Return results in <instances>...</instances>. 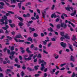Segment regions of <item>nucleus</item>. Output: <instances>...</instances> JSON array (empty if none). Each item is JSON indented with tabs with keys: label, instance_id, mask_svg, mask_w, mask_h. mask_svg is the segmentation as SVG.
<instances>
[{
	"label": "nucleus",
	"instance_id": "obj_29",
	"mask_svg": "<svg viewBox=\"0 0 77 77\" xmlns=\"http://www.w3.org/2000/svg\"><path fill=\"white\" fill-rule=\"evenodd\" d=\"M27 69H28V70H29V71H32L34 70V69H32V68H29V67H27Z\"/></svg>",
	"mask_w": 77,
	"mask_h": 77
},
{
	"label": "nucleus",
	"instance_id": "obj_15",
	"mask_svg": "<svg viewBox=\"0 0 77 77\" xmlns=\"http://www.w3.org/2000/svg\"><path fill=\"white\" fill-rule=\"evenodd\" d=\"M22 38V36H21V35L20 34L19 35H17L16 36L15 38L18 39L19 38Z\"/></svg>",
	"mask_w": 77,
	"mask_h": 77
},
{
	"label": "nucleus",
	"instance_id": "obj_34",
	"mask_svg": "<svg viewBox=\"0 0 77 77\" xmlns=\"http://www.w3.org/2000/svg\"><path fill=\"white\" fill-rule=\"evenodd\" d=\"M37 57L38 58H42V56H41V54H38V56H37Z\"/></svg>",
	"mask_w": 77,
	"mask_h": 77
},
{
	"label": "nucleus",
	"instance_id": "obj_38",
	"mask_svg": "<svg viewBox=\"0 0 77 77\" xmlns=\"http://www.w3.org/2000/svg\"><path fill=\"white\" fill-rule=\"evenodd\" d=\"M18 6L19 9H21V3H19L18 4Z\"/></svg>",
	"mask_w": 77,
	"mask_h": 77
},
{
	"label": "nucleus",
	"instance_id": "obj_23",
	"mask_svg": "<svg viewBox=\"0 0 77 77\" xmlns=\"http://www.w3.org/2000/svg\"><path fill=\"white\" fill-rule=\"evenodd\" d=\"M29 28L30 30H31V31H32V32H35V29L34 28H32L31 27H29Z\"/></svg>",
	"mask_w": 77,
	"mask_h": 77
},
{
	"label": "nucleus",
	"instance_id": "obj_17",
	"mask_svg": "<svg viewBox=\"0 0 77 77\" xmlns=\"http://www.w3.org/2000/svg\"><path fill=\"white\" fill-rule=\"evenodd\" d=\"M26 51L28 53H32V52L30 51L29 50V47H28L26 50Z\"/></svg>",
	"mask_w": 77,
	"mask_h": 77
},
{
	"label": "nucleus",
	"instance_id": "obj_28",
	"mask_svg": "<svg viewBox=\"0 0 77 77\" xmlns=\"http://www.w3.org/2000/svg\"><path fill=\"white\" fill-rule=\"evenodd\" d=\"M39 66L38 65L35 66H34V68L35 69V70L37 71V69H38V68H39Z\"/></svg>",
	"mask_w": 77,
	"mask_h": 77
},
{
	"label": "nucleus",
	"instance_id": "obj_19",
	"mask_svg": "<svg viewBox=\"0 0 77 77\" xmlns=\"http://www.w3.org/2000/svg\"><path fill=\"white\" fill-rule=\"evenodd\" d=\"M17 18L18 20H20V21H21L22 22H23V18H22L21 17H20L19 16H18L17 17Z\"/></svg>",
	"mask_w": 77,
	"mask_h": 77
},
{
	"label": "nucleus",
	"instance_id": "obj_1",
	"mask_svg": "<svg viewBox=\"0 0 77 77\" xmlns=\"http://www.w3.org/2000/svg\"><path fill=\"white\" fill-rule=\"evenodd\" d=\"M41 63H42L41 64V66L42 67L40 68V70L43 71H44V69H45V67L44 66V65H46V64L47 63V62H45L44 61V60H42L41 59H39L38 60V64H40Z\"/></svg>",
	"mask_w": 77,
	"mask_h": 77
},
{
	"label": "nucleus",
	"instance_id": "obj_41",
	"mask_svg": "<svg viewBox=\"0 0 77 77\" xmlns=\"http://www.w3.org/2000/svg\"><path fill=\"white\" fill-rule=\"evenodd\" d=\"M10 32V31H8V30H6L5 31V34H9V33Z\"/></svg>",
	"mask_w": 77,
	"mask_h": 77
},
{
	"label": "nucleus",
	"instance_id": "obj_42",
	"mask_svg": "<svg viewBox=\"0 0 77 77\" xmlns=\"http://www.w3.org/2000/svg\"><path fill=\"white\" fill-rule=\"evenodd\" d=\"M4 20L5 21H6V19H8V17H7V16L5 15H4Z\"/></svg>",
	"mask_w": 77,
	"mask_h": 77
},
{
	"label": "nucleus",
	"instance_id": "obj_43",
	"mask_svg": "<svg viewBox=\"0 0 77 77\" xmlns=\"http://www.w3.org/2000/svg\"><path fill=\"white\" fill-rule=\"evenodd\" d=\"M14 46H12V47L11 48V51H13V50H14Z\"/></svg>",
	"mask_w": 77,
	"mask_h": 77
},
{
	"label": "nucleus",
	"instance_id": "obj_6",
	"mask_svg": "<svg viewBox=\"0 0 77 77\" xmlns=\"http://www.w3.org/2000/svg\"><path fill=\"white\" fill-rule=\"evenodd\" d=\"M23 16L25 18L29 17H30V14H29V13H27L26 15L25 14H24L23 15Z\"/></svg>",
	"mask_w": 77,
	"mask_h": 77
},
{
	"label": "nucleus",
	"instance_id": "obj_58",
	"mask_svg": "<svg viewBox=\"0 0 77 77\" xmlns=\"http://www.w3.org/2000/svg\"><path fill=\"white\" fill-rule=\"evenodd\" d=\"M55 7V5H53L51 8L52 10H54Z\"/></svg>",
	"mask_w": 77,
	"mask_h": 77
},
{
	"label": "nucleus",
	"instance_id": "obj_40",
	"mask_svg": "<svg viewBox=\"0 0 77 77\" xmlns=\"http://www.w3.org/2000/svg\"><path fill=\"white\" fill-rule=\"evenodd\" d=\"M4 19H1L0 21L1 22H2V23H1V24H5V22H4Z\"/></svg>",
	"mask_w": 77,
	"mask_h": 77
},
{
	"label": "nucleus",
	"instance_id": "obj_9",
	"mask_svg": "<svg viewBox=\"0 0 77 77\" xmlns=\"http://www.w3.org/2000/svg\"><path fill=\"white\" fill-rule=\"evenodd\" d=\"M70 60L72 61L73 62H75V59H74V57L72 55H71L70 57Z\"/></svg>",
	"mask_w": 77,
	"mask_h": 77
},
{
	"label": "nucleus",
	"instance_id": "obj_5",
	"mask_svg": "<svg viewBox=\"0 0 77 77\" xmlns=\"http://www.w3.org/2000/svg\"><path fill=\"white\" fill-rule=\"evenodd\" d=\"M65 8L66 10H67V11H71L70 9H71L72 11H73V8H72V7H66Z\"/></svg>",
	"mask_w": 77,
	"mask_h": 77
},
{
	"label": "nucleus",
	"instance_id": "obj_44",
	"mask_svg": "<svg viewBox=\"0 0 77 77\" xmlns=\"http://www.w3.org/2000/svg\"><path fill=\"white\" fill-rule=\"evenodd\" d=\"M28 57V55H26L24 56V58L25 59V60H26L27 58L26 57Z\"/></svg>",
	"mask_w": 77,
	"mask_h": 77
},
{
	"label": "nucleus",
	"instance_id": "obj_56",
	"mask_svg": "<svg viewBox=\"0 0 77 77\" xmlns=\"http://www.w3.org/2000/svg\"><path fill=\"white\" fill-rule=\"evenodd\" d=\"M11 33L12 35H13V36L15 35V31H13V32H11Z\"/></svg>",
	"mask_w": 77,
	"mask_h": 77
},
{
	"label": "nucleus",
	"instance_id": "obj_21",
	"mask_svg": "<svg viewBox=\"0 0 77 77\" xmlns=\"http://www.w3.org/2000/svg\"><path fill=\"white\" fill-rule=\"evenodd\" d=\"M27 40L28 41H31V42H33V40H32V38L31 37L28 38V39H27Z\"/></svg>",
	"mask_w": 77,
	"mask_h": 77
},
{
	"label": "nucleus",
	"instance_id": "obj_47",
	"mask_svg": "<svg viewBox=\"0 0 77 77\" xmlns=\"http://www.w3.org/2000/svg\"><path fill=\"white\" fill-rule=\"evenodd\" d=\"M4 33V31H3V30L2 29H1L0 30V33Z\"/></svg>",
	"mask_w": 77,
	"mask_h": 77
},
{
	"label": "nucleus",
	"instance_id": "obj_27",
	"mask_svg": "<svg viewBox=\"0 0 77 77\" xmlns=\"http://www.w3.org/2000/svg\"><path fill=\"white\" fill-rule=\"evenodd\" d=\"M48 31H50V32H53V30L52 28L51 27H50L49 28V29L48 28Z\"/></svg>",
	"mask_w": 77,
	"mask_h": 77
},
{
	"label": "nucleus",
	"instance_id": "obj_10",
	"mask_svg": "<svg viewBox=\"0 0 77 77\" xmlns=\"http://www.w3.org/2000/svg\"><path fill=\"white\" fill-rule=\"evenodd\" d=\"M68 45L69 46V48L72 51H73V49H72V46L70 45L69 43H68Z\"/></svg>",
	"mask_w": 77,
	"mask_h": 77
},
{
	"label": "nucleus",
	"instance_id": "obj_11",
	"mask_svg": "<svg viewBox=\"0 0 77 77\" xmlns=\"http://www.w3.org/2000/svg\"><path fill=\"white\" fill-rule=\"evenodd\" d=\"M5 27H2V28L4 30H7V29H9V26H8V25H6L5 26Z\"/></svg>",
	"mask_w": 77,
	"mask_h": 77
},
{
	"label": "nucleus",
	"instance_id": "obj_45",
	"mask_svg": "<svg viewBox=\"0 0 77 77\" xmlns=\"http://www.w3.org/2000/svg\"><path fill=\"white\" fill-rule=\"evenodd\" d=\"M8 12L9 14H14V12L11 11H8Z\"/></svg>",
	"mask_w": 77,
	"mask_h": 77
},
{
	"label": "nucleus",
	"instance_id": "obj_32",
	"mask_svg": "<svg viewBox=\"0 0 77 77\" xmlns=\"http://www.w3.org/2000/svg\"><path fill=\"white\" fill-rule=\"evenodd\" d=\"M13 57H14V58H15V57L13 56V57H12V56H9V58H10V59H11V60H13V59H13Z\"/></svg>",
	"mask_w": 77,
	"mask_h": 77
},
{
	"label": "nucleus",
	"instance_id": "obj_20",
	"mask_svg": "<svg viewBox=\"0 0 77 77\" xmlns=\"http://www.w3.org/2000/svg\"><path fill=\"white\" fill-rule=\"evenodd\" d=\"M15 66H17V68H20L21 67V66L20 65H18V64L17 63L15 64H14Z\"/></svg>",
	"mask_w": 77,
	"mask_h": 77
},
{
	"label": "nucleus",
	"instance_id": "obj_46",
	"mask_svg": "<svg viewBox=\"0 0 77 77\" xmlns=\"http://www.w3.org/2000/svg\"><path fill=\"white\" fill-rule=\"evenodd\" d=\"M21 75L22 77H23L24 76V72L22 71L21 73Z\"/></svg>",
	"mask_w": 77,
	"mask_h": 77
},
{
	"label": "nucleus",
	"instance_id": "obj_22",
	"mask_svg": "<svg viewBox=\"0 0 77 77\" xmlns=\"http://www.w3.org/2000/svg\"><path fill=\"white\" fill-rule=\"evenodd\" d=\"M9 25L12 28L13 27H15V24L14 23H13L12 24L11 23L9 24Z\"/></svg>",
	"mask_w": 77,
	"mask_h": 77
},
{
	"label": "nucleus",
	"instance_id": "obj_14",
	"mask_svg": "<svg viewBox=\"0 0 77 77\" xmlns=\"http://www.w3.org/2000/svg\"><path fill=\"white\" fill-rule=\"evenodd\" d=\"M16 53V52L14 51H11V53H10V55H12V57H13V56H14V54H15Z\"/></svg>",
	"mask_w": 77,
	"mask_h": 77
},
{
	"label": "nucleus",
	"instance_id": "obj_24",
	"mask_svg": "<svg viewBox=\"0 0 77 77\" xmlns=\"http://www.w3.org/2000/svg\"><path fill=\"white\" fill-rule=\"evenodd\" d=\"M47 42H48L46 40H45V41H42V42H43V44L44 45H46V44H47Z\"/></svg>",
	"mask_w": 77,
	"mask_h": 77
},
{
	"label": "nucleus",
	"instance_id": "obj_7",
	"mask_svg": "<svg viewBox=\"0 0 77 77\" xmlns=\"http://www.w3.org/2000/svg\"><path fill=\"white\" fill-rule=\"evenodd\" d=\"M51 18H57V17H59V15H58V16H56V14L54 13L53 14H52V15L51 16Z\"/></svg>",
	"mask_w": 77,
	"mask_h": 77
},
{
	"label": "nucleus",
	"instance_id": "obj_48",
	"mask_svg": "<svg viewBox=\"0 0 77 77\" xmlns=\"http://www.w3.org/2000/svg\"><path fill=\"white\" fill-rule=\"evenodd\" d=\"M39 75H40L39 74H36L34 76L35 77H39Z\"/></svg>",
	"mask_w": 77,
	"mask_h": 77
},
{
	"label": "nucleus",
	"instance_id": "obj_16",
	"mask_svg": "<svg viewBox=\"0 0 77 77\" xmlns=\"http://www.w3.org/2000/svg\"><path fill=\"white\" fill-rule=\"evenodd\" d=\"M76 13H77V12L76 11V10H74V13H72L70 14V15H71V16H74V15H75V14H76Z\"/></svg>",
	"mask_w": 77,
	"mask_h": 77
},
{
	"label": "nucleus",
	"instance_id": "obj_8",
	"mask_svg": "<svg viewBox=\"0 0 77 77\" xmlns=\"http://www.w3.org/2000/svg\"><path fill=\"white\" fill-rule=\"evenodd\" d=\"M64 37L67 39H70V36L68 35V34H66V35H64Z\"/></svg>",
	"mask_w": 77,
	"mask_h": 77
},
{
	"label": "nucleus",
	"instance_id": "obj_50",
	"mask_svg": "<svg viewBox=\"0 0 77 77\" xmlns=\"http://www.w3.org/2000/svg\"><path fill=\"white\" fill-rule=\"evenodd\" d=\"M43 52L44 53H45V54H48V52L46 51L44 49L43 50Z\"/></svg>",
	"mask_w": 77,
	"mask_h": 77
},
{
	"label": "nucleus",
	"instance_id": "obj_4",
	"mask_svg": "<svg viewBox=\"0 0 77 77\" xmlns=\"http://www.w3.org/2000/svg\"><path fill=\"white\" fill-rule=\"evenodd\" d=\"M60 44L61 47L63 48H65L66 47V43H64L63 42H61L60 43Z\"/></svg>",
	"mask_w": 77,
	"mask_h": 77
},
{
	"label": "nucleus",
	"instance_id": "obj_18",
	"mask_svg": "<svg viewBox=\"0 0 77 77\" xmlns=\"http://www.w3.org/2000/svg\"><path fill=\"white\" fill-rule=\"evenodd\" d=\"M17 18L18 20H20V21H21L22 22H23V18H22L21 17H20L19 16H18L17 17Z\"/></svg>",
	"mask_w": 77,
	"mask_h": 77
},
{
	"label": "nucleus",
	"instance_id": "obj_59",
	"mask_svg": "<svg viewBox=\"0 0 77 77\" xmlns=\"http://www.w3.org/2000/svg\"><path fill=\"white\" fill-rule=\"evenodd\" d=\"M66 63H64L61 64L60 66L61 67H62V66H64V65H66Z\"/></svg>",
	"mask_w": 77,
	"mask_h": 77
},
{
	"label": "nucleus",
	"instance_id": "obj_53",
	"mask_svg": "<svg viewBox=\"0 0 77 77\" xmlns=\"http://www.w3.org/2000/svg\"><path fill=\"white\" fill-rule=\"evenodd\" d=\"M13 67H14V66H11L8 67V68L10 69H13Z\"/></svg>",
	"mask_w": 77,
	"mask_h": 77
},
{
	"label": "nucleus",
	"instance_id": "obj_64",
	"mask_svg": "<svg viewBox=\"0 0 77 77\" xmlns=\"http://www.w3.org/2000/svg\"><path fill=\"white\" fill-rule=\"evenodd\" d=\"M63 51L62 50H60L59 51V53L60 54H61L62 53Z\"/></svg>",
	"mask_w": 77,
	"mask_h": 77
},
{
	"label": "nucleus",
	"instance_id": "obj_55",
	"mask_svg": "<svg viewBox=\"0 0 77 77\" xmlns=\"http://www.w3.org/2000/svg\"><path fill=\"white\" fill-rule=\"evenodd\" d=\"M15 61L16 63H18V58H16L15 59Z\"/></svg>",
	"mask_w": 77,
	"mask_h": 77
},
{
	"label": "nucleus",
	"instance_id": "obj_60",
	"mask_svg": "<svg viewBox=\"0 0 77 77\" xmlns=\"http://www.w3.org/2000/svg\"><path fill=\"white\" fill-rule=\"evenodd\" d=\"M47 73H45L44 74V76H43V77H47Z\"/></svg>",
	"mask_w": 77,
	"mask_h": 77
},
{
	"label": "nucleus",
	"instance_id": "obj_57",
	"mask_svg": "<svg viewBox=\"0 0 77 77\" xmlns=\"http://www.w3.org/2000/svg\"><path fill=\"white\" fill-rule=\"evenodd\" d=\"M34 55L33 54H30L29 56L31 58H32V57H33V56Z\"/></svg>",
	"mask_w": 77,
	"mask_h": 77
},
{
	"label": "nucleus",
	"instance_id": "obj_26",
	"mask_svg": "<svg viewBox=\"0 0 77 77\" xmlns=\"http://www.w3.org/2000/svg\"><path fill=\"white\" fill-rule=\"evenodd\" d=\"M60 27H61V24H58L57 26V27L58 29H59L60 28Z\"/></svg>",
	"mask_w": 77,
	"mask_h": 77
},
{
	"label": "nucleus",
	"instance_id": "obj_51",
	"mask_svg": "<svg viewBox=\"0 0 77 77\" xmlns=\"http://www.w3.org/2000/svg\"><path fill=\"white\" fill-rule=\"evenodd\" d=\"M51 41H56V39L54 38H51Z\"/></svg>",
	"mask_w": 77,
	"mask_h": 77
},
{
	"label": "nucleus",
	"instance_id": "obj_52",
	"mask_svg": "<svg viewBox=\"0 0 77 77\" xmlns=\"http://www.w3.org/2000/svg\"><path fill=\"white\" fill-rule=\"evenodd\" d=\"M25 44H28V45H29V44H31V43L29 42H25Z\"/></svg>",
	"mask_w": 77,
	"mask_h": 77
},
{
	"label": "nucleus",
	"instance_id": "obj_36",
	"mask_svg": "<svg viewBox=\"0 0 77 77\" xmlns=\"http://www.w3.org/2000/svg\"><path fill=\"white\" fill-rule=\"evenodd\" d=\"M33 36L34 37H37L38 36V35L36 33H34Z\"/></svg>",
	"mask_w": 77,
	"mask_h": 77
},
{
	"label": "nucleus",
	"instance_id": "obj_54",
	"mask_svg": "<svg viewBox=\"0 0 77 77\" xmlns=\"http://www.w3.org/2000/svg\"><path fill=\"white\" fill-rule=\"evenodd\" d=\"M75 76V73L74 72H73L72 75V77H74Z\"/></svg>",
	"mask_w": 77,
	"mask_h": 77
},
{
	"label": "nucleus",
	"instance_id": "obj_13",
	"mask_svg": "<svg viewBox=\"0 0 77 77\" xmlns=\"http://www.w3.org/2000/svg\"><path fill=\"white\" fill-rule=\"evenodd\" d=\"M56 70V69H52V71H50V72L51 74H54V72H55V71Z\"/></svg>",
	"mask_w": 77,
	"mask_h": 77
},
{
	"label": "nucleus",
	"instance_id": "obj_3",
	"mask_svg": "<svg viewBox=\"0 0 77 77\" xmlns=\"http://www.w3.org/2000/svg\"><path fill=\"white\" fill-rule=\"evenodd\" d=\"M49 9V7H48L46 8V9H45L44 11V12H42V17H43L44 18H45V15H46V11H47V10H48Z\"/></svg>",
	"mask_w": 77,
	"mask_h": 77
},
{
	"label": "nucleus",
	"instance_id": "obj_30",
	"mask_svg": "<svg viewBox=\"0 0 77 77\" xmlns=\"http://www.w3.org/2000/svg\"><path fill=\"white\" fill-rule=\"evenodd\" d=\"M60 35L62 36H64V35H65V32H60Z\"/></svg>",
	"mask_w": 77,
	"mask_h": 77
},
{
	"label": "nucleus",
	"instance_id": "obj_2",
	"mask_svg": "<svg viewBox=\"0 0 77 77\" xmlns=\"http://www.w3.org/2000/svg\"><path fill=\"white\" fill-rule=\"evenodd\" d=\"M61 27L63 28H61L60 30H62L63 29H65L67 27V25H66V24L64 23L63 22L61 23Z\"/></svg>",
	"mask_w": 77,
	"mask_h": 77
},
{
	"label": "nucleus",
	"instance_id": "obj_37",
	"mask_svg": "<svg viewBox=\"0 0 77 77\" xmlns=\"http://www.w3.org/2000/svg\"><path fill=\"white\" fill-rule=\"evenodd\" d=\"M18 25H19L20 26H23V25H24V24L20 22L18 24Z\"/></svg>",
	"mask_w": 77,
	"mask_h": 77
},
{
	"label": "nucleus",
	"instance_id": "obj_33",
	"mask_svg": "<svg viewBox=\"0 0 77 77\" xmlns=\"http://www.w3.org/2000/svg\"><path fill=\"white\" fill-rule=\"evenodd\" d=\"M32 3L30 2H28L26 3L25 6H29V5H31Z\"/></svg>",
	"mask_w": 77,
	"mask_h": 77
},
{
	"label": "nucleus",
	"instance_id": "obj_62",
	"mask_svg": "<svg viewBox=\"0 0 77 77\" xmlns=\"http://www.w3.org/2000/svg\"><path fill=\"white\" fill-rule=\"evenodd\" d=\"M9 7L11 8H15V5H12L9 6Z\"/></svg>",
	"mask_w": 77,
	"mask_h": 77
},
{
	"label": "nucleus",
	"instance_id": "obj_12",
	"mask_svg": "<svg viewBox=\"0 0 77 77\" xmlns=\"http://www.w3.org/2000/svg\"><path fill=\"white\" fill-rule=\"evenodd\" d=\"M72 40L74 41H75V40H77V38H76V36L74 35H73L72 38Z\"/></svg>",
	"mask_w": 77,
	"mask_h": 77
},
{
	"label": "nucleus",
	"instance_id": "obj_61",
	"mask_svg": "<svg viewBox=\"0 0 77 77\" xmlns=\"http://www.w3.org/2000/svg\"><path fill=\"white\" fill-rule=\"evenodd\" d=\"M3 74L2 73H0V77H3Z\"/></svg>",
	"mask_w": 77,
	"mask_h": 77
},
{
	"label": "nucleus",
	"instance_id": "obj_49",
	"mask_svg": "<svg viewBox=\"0 0 77 77\" xmlns=\"http://www.w3.org/2000/svg\"><path fill=\"white\" fill-rule=\"evenodd\" d=\"M65 37L63 36H62L60 38V39L61 41H63V39H64V38Z\"/></svg>",
	"mask_w": 77,
	"mask_h": 77
},
{
	"label": "nucleus",
	"instance_id": "obj_63",
	"mask_svg": "<svg viewBox=\"0 0 77 77\" xmlns=\"http://www.w3.org/2000/svg\"><path fill=\"white\" fill-rule=\"evenodd\" d=\"M59 73V71L58 70L55 72V74H56V75H57Z\"/></svg>",
	"mask_w": 77,
	"mask_h": 77
},
{
	"label": "nucleus",
	"instance_id": "obj_35",
	"mask_svg": "<svg viewBox=\"0 0 77 77\" xmlns=\"http://www.w3.org/2000/svg\"><path fill=\"white\" fill-rule=\"evenodd\" d=\"M26 60H32V58H31L30 57H28L27 58H26Z\"/></svg>",
	"mask_w": 77,
	"mask_h": 77
},
{
	"label": "nucleus",
	"instance_id": "obj_25",
	"mask_svg": "<svg viewBox=\"0 0 77 77\" xmlns=\"http://www.w3.org/2000/svg\"><path fill=\"white\" fill-rule=\"evenodd\" d=\"M22 69H24V70H25L26 69V65H25V64H23V66L22 67Z\"/></svg>",
	"mask_w": 77,
	"mask_h": 77
},
{
	"label": "nucleus",
	"instance_id": "obj_31",
	"mask_svg": "<svg viewBox=\"0 0 77 77\" xmlns=\"http://www.w3.org/2000/svg\"><path fill=\"white\" fill-rule=\"evenodd\" d=\"M68 23L69 24H71V25H72V26H73V27H74V26H75L74 25V24H73V23H72L70 21H68Z\"/></svg>",
	"mask_w": 77,
	"mask_h": 77
},
{
	"label": "nucleus",
	"instance_id": "obj_39",
	"mask_svg": "<svg viewBox=\"0 0 77 77\" xmlns=\"http://www.w3.org/2000/svg\"><path fill=\"white\" fill-rule=\"evenodd\" d=\"M51 44H52V43L51 42L49 43L48 45V47H51Z\"/></svg>",
	"mask_w": 77,
	"mask_h": 77
}]
</instances>
